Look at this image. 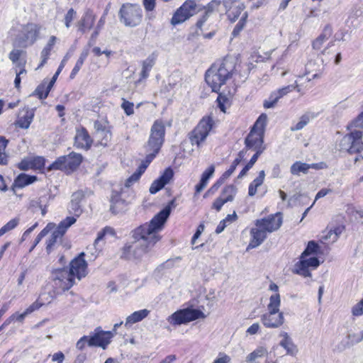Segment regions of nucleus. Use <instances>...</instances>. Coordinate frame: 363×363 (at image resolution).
Returning <instances> with one entry per match:
<instances>
[{"instance_id": "nucleus-1", "label": "nucleus", "mask_w": 363, "mask_h": 363, "mask_svg": "<svg viewBox=\"0 0 363 363\" xmlns=\"http://www.w3.org/2000/svg\"><path fill=\"white\" fill-rule=\"evenodd\" d=\"M84 252H81L78 257L73 259L69 268L57 269L52 272V279L56 287L66 291L79 281L88 274L87 263L84 259Z\"/></svg>"}, {"instance_id": "nucleus-2", "label": "nucleus", "mask_w": 363, "mask_h": 363, "mask_svg": "<svg viewBox=\"0 0 363 363\" xmlns=\"http://www.w3.org/2000/svg\"><path fill=\"white\" fill-rule=\"evenodd\" d=\"M143 227L144 225L135 230L134 238L136 241L133 245H125L123 248L121 257L127 259H139L160 240L157 230H150V233H143Z\"/></svg>"}, {"instance_id": "nucleus-3", "label": "nucleus", "mask_w": 363, "mask_h": 363, "mask_svg": "<svg viewBox=\"0 0 363 363\" xmlns=\"http://www.w3.org/2000/svg\"><path fill=\"white\" fill-rule=\"evenodd\" d=\"M281 224L282 217L280 213L270 215L267 218L257 220L255 226L250 230L252 238L247 249L259 246L267 238V234L277 230Z\"/></svg>"}, {"instance_id": "nucleus-4", "label": "nucleus", "mask_w": 363, "mask_h": 363, "mask_svg": "<svg viewBox=\"0 0 363 363\" xmlns=\"http://www.w3.org/2000/svg\"><path fill=\"white\" fill-rule=\"evenodd\" d=\"M235 65L233 61L224 59L219 64L213 65L206 72L205 79L213 91L218 92L231 77Z\"/></svg>"}, {"instance_id": "nucleus-5", "label": "nucleus", "mask_w": 363, "mask_h": 363, "mask_svg": "<svg viewBox=\"0 0 363 363\" xmlns=\"http://www.w3.org/2000/svg\"><path fill=\"white\" fill-rule=\"evenodd\" d=\"M222 3L225 15L230 22H235L241 16L232 32V35L235 38L244 29L247 21L248 13L245 11V5L241 0H222Z\"/></svg>"}, {"instance_id": "nucleus-6", "label": "nucleus", "mask_w": 363, "mask_h": 363, "mask_svg": "<svg viewBox=\"0 0 363 363\" xmlns=\"http://www.w3.org/2000/svg\"><path fill=\"white\" fill-rule=\"evenodd\" d=\"M280 306V294H272L267 304V311L261 316L262 323L267 328H279L284 323L285 318L284 313L279 310Z\"/></svg>"}, {"instance_id": "nucleus-7", "label": "nucleus", "mask_w": 363, "mask_h": 363, "mask_svg": "<svg viewBox=\"0 0 363 363\" xmlns=\"http://www.w3.org/2000/svg\"><path fill=\"white\" fill-rule=\"evenodd\" d=\"M165 134V127L162 121H156L153 123L151 130L150 135L145 145V150L147 153L146 162L150 164L155 155L160 150Z\"/></svg>"}, {"instance_id": "nucleus-8", "label": "nucleus", "mask_w": 363, "mask_h": 363, "mask_svg": "<svg viewBox=\"0 0 363 363\" xmlns=\"http://www.w3.org/2000/svg\"><path fill=\"white\" fill-rule=\"evenodd\" d=\"M267 121V116L265 113L261 114L257 119L250 133L245 138V143L247 148L253 150H264L263 143Z\"/></svg>"}, {"instance_id": "nucleus-9", "label": "nucleus", "mask_w": 363, "mask_h": 363, "mask_svg": "<svg viewBox=\"0 0 363 363\" xmlns=\"http://www.w3.org/2000/svg\"><path fill=\"white\" fill-rule=\"evenodd\" d=\"M362 135V130L354 129L341 139L338 145L339 150L351 154L360 152L363 150Z\"/></svg>"}, {"instance_id": "nucleus-10", "label": "nucleus", "mask_w": 363, "mask_h": 363, "mask_svg": "<svg viewBox=\"0 0 363 363\" xmlns=\"http://www.w3.org/2000/svg\"><path fill=\"white\" fill-rule=\"evenodd\" d=\"M120 21L125 26L134 27L138 26L142 19V9L138 5L124 4L119 11Z\"/></svg>"}, {"instance_id": "nucleus-11", "label": "nucleus", "mask_w": 363, "mask_h": 363, "mask_svg": "<svg viewBox=\"0 0 363 363\" xmlns=\"http://www.w3.org/2000/svg\"><path fill=\"white\" fill-rule=\"evenodd\" d=\"M199 11L198 5L195 0H186L174 13L170 23L172 26L181 24Z\"/></svg>"}, {"instance_id": "nucleus-12", "label": "nucleus", "mask_w": 363, "mask_h": 363, "mask_svg": "<svg viewBox=\"0 0 363 363\" xmlns=\"http://www.w3.org/2000/svg\"><path fill=\"white\" fill-rule=\"evenodd\" d=\"M213 126V119L211 117L203 118L196 127L189 133V139L192 145L199 146L209 134Z\"/></svg>"}, {"instance_id": "nucleus-13", "label": "nucleus", "mask_w": 363, "mask_h": 363, "mask_svg": "<svg viewBox=\"0 0 363 363\" xmlns=\"http://www.w3.org/2000/svg\"><path fill=\"white\" fill-rule=\"evenodd\" d=\"M175 206V200L173 199L164 209L156 214L150 223L144 224L143 229H142L144 232L143 233H150V230H157L159 232L162 230L167 219L169 216L172 208Z\"/></svg>"}, {"instance_id": "nucleus-14", "label": "nucleus", "mask_w": 363, "mask_h": 363, "mask_svg": "<svg viewBox=\"0 0 363 363\" xmlns=\"http://www.w3.org/2000/svg\"><path fill=\"white\" fill-rule=\"evenodd\" d=\"M204 313L197 309L186 308L174 312L167 318L168 322L173 325H182L199 318H205Z\"/></svg>"}, {"instance_id": "nucleus-15", "label": "nucleus", "mask_w": 363, "mask_h": 363, "mask_svg": "<svg viewBox=\"0 0 363 363\" xmlns=\"http://www.w3.org/2000/svg\"><path fill=\"white\" fill-rule=\"evenodd\" d=\"M76 220L75 217L69 216L62 220L57 226L55 225V228L50 231L51 236L47 241L46 251L48 253L50 252L53 246L62 238L66 230L73 225Z\"/></svg>"}, {"instance_id": "nucleus-16", "label": "nucleus", "mask_w": 363, "mask_h": 363, "mask_svg": "<svg viewBox=\"0 0 363 363\" xmlns=\"http://www.w3.org/2000/svg\"><path fill=\"white\" fill-rule=\"evenodd\" d=\"M320 264L318 259L315 257H303L301 255L300 260L295 264L293 272L303 277H311V269H316Z\"/></svg>"}, {"instance_id": "nucleus-17", "label": "nucleus", "mask_w": 363, "mask_h": 363, "mask_svg": "<svg viewBox=\"0 0 363 363\" xmlns=\"http://www.w3.org/2000/svg\"><path fill=\"white\" fill-rule=\"evenodd\" d=\"M295 89H297L298 91H300L298 88V84L297 83L296 81L294 84L288 85L286 86L278 89L277 91H273L270 94L269 99L264 101L263 104L264 107L265 108H271L274 107L276 104L281 98H282L289 92L292 91Z\"/></svg>"}, {"instance_id": "nucleus-18", "label": "nucleus", "mask_w": 363, "mask_h": 363, "mask_svg": "<svg viewBox=\"0 0 363 363\" xmlns=\"http://www.w3.org/2000/svg\"><path fill=\"white\" fill-rule=\"evenodd\" d=\"M113 335L114 334L112 332L99 330L89 337L88 345L90 347H100L105 350L107 345L111 342V339Z\"/></svg>"}, {"instance_id": "nucleus-19", "label": "nucleus", "mask_w": 363, "mask_h": 363, "mask_svg": "<svg viewBox=\"0 0 363 363\" xmlns=\"http://www.w3.org/2000/svg\"><path fill=\"white\" fill-rule=\"evenodd\" d=\"M94 128L97 138H100L101 134H104V136L101 140L100 145L104 147L106 146L111 138V132L108 122L106 121H96L94 122Z\"/></svg>"}, {"instance_id": "nucleus-20", "label": "nucleus", "mask_w": 363, "mask_h": 363, "mask_svg": "<svg viewBox=\"0 0 363 363\" xmlns=\"http://www.w3.org/2000/svg\"><path fill=\"white\" fill-rule=\"evenodd\" d=\"M39 33L37 25L29 23L24 26L21 30V39L25 45H32L36 40Z\"/></svg>"}, {"instance_id": "nucleus-21", "label": "nucleus", "mask_w": 363, "mask_h": 363, "mask_svg": "<svg viewBox=\"0 0 363 363\" xmlns=\"http://www.w3.org/2000/svg\"><path fill=\"white\" fill-rule=\"evenodd\" d=\"M173 175L174 172L172 169H166L162 175L152 182L150 187V192L152 194H156L170 182Z\"/></svg>"}, {"instance_id": "nucleus-22", "label": "nucleus", "mask_w": 363, "mask_h": 363, "mask_svg": "<svg viewBox=\"0 0 363 363\" xmlns=\"http://www.w3.org/2000/svg\"><path fill=\"white\" fill-rule=\"evenodd\" d=\"M95 19L96 17L93 12L89 9L86 10L81 19L76 23L78 30L84 33L86 30H90L94 24Z\"/></svg>"}, {"instance_id": "nucleus-23", "label": "nucleus", "mask_w": 363, "mask_h": 363, "mask_svg": "<svg viewBox=\"0 0 363 363\" xmlns=\"http://www.w3.org/2000/svg\"><path fill=\"white\" fill-rule=\"evenodd\" d=\"M84 198V194L82 191H77L72 195L71 201L69 205V211L76 217H79L82 213L81 201Z\"/></svg>"}, {"instance_id": "nucleus-24", "label": "nucleus", "mask_w": 363, "mask_h": 363, "mask_svg": "<svg viewBox=\"0 0 363 363\" xmlns=\"http://www.w3.org/2000/svg\"><path fill=\"white\" fill-rule=\"evenodd\" d=\"M324 69L323 60L318 59L317 60H310L306 65V74H312V79L320 77Z\"/></svg>"}, {"instance_id": "nucleus-25", "label": "nucleus", "mask_w": 363, "mask_h": 363, "mask_svg": "<svg viewBox=\"0 0 363 363\" xmlns=\"http://www.w3.org/2000/svg\"><path fill=\"white\" fill-rule=\"evenodd\" d=\"M74 144L77 147L89 149L92 140L84 128L78 129L74 137Z\"/></svg>"}, {"instance_id": "nucleus-26", "label": "nucleus", "mask_w": 363, "mask_h": 363, "mask_svg": "<svg viewBox=\"0 0 363 363\" xmlns=\"http://www.w3.org/2000/svg\"><path fill=\"white\" fill-rule=\"evenodd\" d=\"M112 229L110 228H105L102 231L98 233L97 238H96L93 245L89 246L86 248L87 253L90 254L94 259H95L101 250V245L99 243L102 242L104 235L107 233H111Z\"/></svg>"}, {"instance_id": "nucleus-27", "label": "nucleus", "mask_w": 363, "mask_h": 363, "mask_svg": "<svg viewBox=\"0 0 363 363\" xmlns=\"http://www.w3.org/2000/svg\"><path fill=\"white\" fill-rule=\"evenodd\" d=\"M279 337L281 339L279 342L280 346L284 348L287 353L294 354L296 352V347L286 332L281 331L279 334Z\"/></svg>"}, {"instance_id": "nucleus-28", "label": "nucleus", "mask_w": 363, "mask_h": 363, "mask_svg": "<svg viewBox=\"0 0 363 363\" xmlns=\"http://www.w3.org/2000/svg\"><path fill=\"white\" fill-rule=\"evenodd\" d=\"M215 171L214 165H211L203 172L199 184L196 186V193H200L207 185L209 179L213 176Z\"/></svg>"}, {"instance_id": "nucleus-29", "label": "nucleus", "mask_w": 363, "mask_h": 363, "mask_svg": "<svg viewBox=\"0 0 363 363\" xmlns=\"http://www.w3.org/2000/svg\"><path fill=\"white\" fill-rule=\"evenodd\" d=\"M332 35V29L330 27H325L323 33L313 41V48L315 50H320L323 44L328 40Z\"/></svg>"}, {"instance_id": "nucleus-30", "label": "nucleus", "mask_w": 363, "mask_h": 363, "mask_svg": "<svg viewBox=\"0 0 363 363\" xmlns=\"http://www.w3.org/2000/svg\"><path fill=\"white\" fill-rule=\"evenodd\" d=\"M37 180L35 176H30L26 174H19L14 180V185L18 188H23L31 184Z\"/></svg>"}, {"instance_id": "nucleus-31", "label": "nucleus", "mask_w": 363, "mask_h": 363, "mask_svg": "<svg viewBox=\"0 0 363 363\" xmlns=\"http://www.w3.org/2000/svg\"><path fill=\"white\" fill-rule=\"evenodd\" d=\"M67 169H75L82 162V157L80 154L71 152L68 155H65Z\"/></svg>"}, {"instance_id": "nucleus-32", "label": "nucleus", "mask_w": 363, "mask_h": 363, "mask_svg": "<svg viewBox=\"0 0 363 363\" xmlns=\"http://www.w3.org/2000/svg\"><path fill=\"white\" fill-rule=\"evenodd\" d=\"M317 164H308L301 162H296L291 167V173L294 175H298L301 172L307 173L310 168H316Z\"/></svg>"}, {"instance_id": "nucleus-33", "label": "nucleus", "mask_w": 363, "mask_h": 363, "mask_svg": "<svg viewBox=\"0 0 363 363\" xmlns=\"http://www.w3.org/2000/svg\"><path fill=\"white\" fill-rule=\"evenodd\" d=\"M150 311L147 309H143L134 312L130 315L127 317L125 325L128 324H133L142 320L148 315Z\"/></svg>"}, {"instance_id": "nucleus-34", "label": "nucleus", "mask_w": 363, "mask_h": 363, "mask_svg": "<svg viewBox=\"0 0 363 363\" xmlns=\"http://www.w3.org/2000/svg\"><path fill=\"white\" fill-rule=\"evenodd\" d=\"M33 116L34 113L33 111H26L23 116L19 117L16 123V125L24 129L28 128L33 121Z\"/></svg>"}, {"instance_id": "nucleus-35", "label": "nucleus", "mask_w": 363, "mask_h": 363, "mask_svg": "<svg viewBox=\"0 0 363 363\" xmlns=\"http://www.w3.org/2000/svg\"><path fill=\"white\" fill-rule=\"evenodd\" d=\"M267 353L268 351L266 347L263 346L258 347L246 357V361L247 362L252 363L255 362L256 359L263 357L264 356L267 354Z\"/></svg>"}, {"instance_id": "nucleus-36", "label": "nucleus", "mask_w": 363, "mask_h": 363, "mask_svg": "<svg viewBox=\"0 0 363 363\" xmlns=\"http://www.w3.org/2000/svg\"><path fill=\"white\" fill-rule=\"evenodd\" d=\"M148 164L145 162V163L142 164L138 171L133 174L128 179H126L125 183V186L127 188L130 187L135 182H136L140 175L144 172L145 169L147 168Z\"/></svg>"}, {"instance_id": "nucleus-37", "label": "nucleus", "mask_w": 363, "mask_h": 363, "mask_svg": "<svg viewBox=\"0 0 363 363\" xmlns=\"http://www.w3.org/2000/svg\"><path fill=\"white\" fill-rule=\"evenodd\" d=\"M155 63V56L154 55H150L145 60L143 61V68L140 74L142 78H146L148 76L149 72L151 70Z\"/></svg>"}, {"instance_id": "nucleus-38", "label": "nucleus", "mask_w": 363, "mask_h": 363, "mask_svg": "<svg viewBox=\"0 0 363 363\" xmlns=\"http://www.w3.org/2000/svg\"><path fill=\"white\" fill-rule=\"evenodd\" d=\"M9 140L3 136H0V164L6 165L8 164L9 156L6 152V147Z\"/></svg>"}, {"instance_id": "nucleus-39", "label": "nucleus", "mask_w": 363, "mask_h": 363, "mask_svg": "<svg viewBox=\"0 0 363 363\" xmlns=\"http://www.w3.org/2000/svg\"><path fill=\"white\" fill-rule=\"evenodd\" d=\"M246 154L245 150H241L238 155L237 158L235 159V160L233 162L232 164L230 165V168L225 172L223 177L225 178L229 177L235 171L236 169V167L240 164V162L244 159Z\"/></svg>"}, {"instance_id": "nucleus-40", "label": "nucleus", "mask_w": 363, "mask_h": 363, "mask_svg": "<svg viewBox=\"0 0 363 363\" xmlns=\"http://www.w3.org/2000/svg\"><path fill=\"white\" fill-rule=\"evenodd\" d=\"M238 216L234 211L232 214H228L226 218L222 220L216 228V233L219 234L224 230L228 223L234 222L237 220Z\"/></svg>"}, {"instance_id": "nucleus-41", "label": "nucleus", "mask_w": 363, "mask_h": 363, "mask_svg": "<svg viewBox=\"0 0 363 363\" xmlns=\"http://www.w3.org/2000/svg\"><path fill=\"white\" fill-rule=\"evenodd\" d=\"M348 342L349 345H353L354 344H357L362 341L363 340V330H357L354 332H350L348 335Z\"/></svg>"}, {"instance_id": "nucleus-42", "label": "nucleus", "mask_w": 363, "mask_h": 363, "mask_svg": "<svg viewBox=\"0 0 363 363\" xmlns=\"http://www.w3.org/2000/svg\"><path fill=\"white\" fill-rule=\"evenodd\" d=\"M237 192V189L233 185L226 186L222 192L221 197H223L228 202L232 201Z\"/></svg>"}, {"instance_id": "nucleus-43", "label": "nucleus", "mask_w": 363, "mask_h": 363, "mask_svg": "<svg viewBox=\"0 0 363 363\" xmlns=\"http://www.w3.org/2000/svg\"><path fill=\"white\" fill-rule=\"evenodd\" d=\"M51 89H48L47 82H43L35 89L34 94L38 95L39 99H44L47 98Z\"/></svg>"}, {"instance_id": "nucleus-44", "label": "nucleus", "mask_w": 363, "mask_h": 363, "mask_svg": "<svg viewBox=\"0 0 363 363\" xmlns=\"http://www.w3.org/2000/svg\"><path fill=\"white\" fill-rule=\"evenodd\" d=\"M319 249L318 245L313 240L308 242L306 248L302 252L301 255L303 257H308L309 255H316Z\"/></svg>"}, {"instance_id": "nucleus-45", "label": "nucleus", "mask_w": 363, "mask_h": 363, "mask_svg": "<svg viewBox=\"0 0 363 363\" xmlns=\"http://www.w3.org/2000/svg\"><path fill=\"white\" fill-rule=\"evenodd\" d=\"M54 228H55V223H49L46 225V227L43 230H41V232L38 235V236L36 237V238L35 240L34 245L32 247L30 250H32L40 242V240L43 239V238H44L45 235H47L50 233V231H51Z\"/></svg>"}, {"instance_id": "nucleus-46", "label": "nucleus", "mask_w": 363, "mask_h": 363, "mask_svg": "<svg viewBox=\"0 0 363 363\" xmlns=\"http://www.w3.org/2000/svg\"><path fill=\"white\" fill-rule=\"evenodd\" d=\"M66 156H61L58 157L52 164L48 167V170L53 169H67L66 167Z\"/></svg>"}, {"instance_id": "nucleus-47", "label": "nucleus", "mask_w": 363, "mask_h": 363, "mask_svg": "<svg viewBox=\"0 0 363 363\" xmlns=\"http://www.w3.org/2000/svg\"><path fill=\"white\" fill-rule=\"evenodd\" d=\"M46 294H42L40 295L38 298L33 302L30 306H29L26 310L27 311V313L30 314L33 312L38 310L40 308H41L45 304V302L44 301V299L43 298V296H45Z\"/></svg>"}, {"instance_id": "nucleus-48", "label": "nucleus", "mask_w": 363, "mask_h": 363, "mask_svg": "<svg viewBox=\"0 0 363 363\" xmlns=\"http://www.w3.org/2000/svg\"><path fill=\"white\" fill-rule=\"evenodd\" d=\"M221 1L220 0H212L206 7V11L210 13L213 16H217L216 12L220 6Z\"/></svg>"}, {"instance_id": "nucleus-49", "label": "nucleus", "mask_w": 363, "mask_h": 363, "mask_svg": "<svg viewBox=\"0 0 363 363\" xmlns=\"http://www.w3.org/2000/svg\"><path fill=\"white\" fill-rule=\"evenodd\" d=\"M76 14L77 13L73 9H69L65 14L64 18V23L67 28H69L71 26V23L74 19Z\"/></svg>"}, {"instance_id": "nucleus-50", "label": "nucleus", "mask_w": 363, "mask_h": 363, "mask_svg": "<svg viewBox=\"0 0 363 363\" xmlns=\"http://www.w3.org/2000/svg\"><path fill=\"white\" fill-rule=\"evenodd\" d=\"M32 169H40L45 165V159L43 157H30Z\"/></svg>"}, {"instance_id": "nucleus-51", "label": "nucleus", "mask_w": 363, "mask_h": 363, "mask_svg": "<svg viewBox=\"0 0 363 363\" xmlns=\"http://www.w3.org/2000/svg\"><path fill=\"white\" fill-rule=\"evenodd\" d=\"M309 122V118L306 116H303L299 121L293 127L291 128V130L297 131L300 130L305 127Z\"/></svg>"}, {"instance_id": "nucleus-52", "label": "nucleus", "mask_w": 363, "mask_h": 363, "mask_svg": "<svg viewBox=\"0 0 363 363\" xmlns=\"http://www.w3.org/2000/svg\"><path fill=\"white\" fill-rule=\"evenodd\" d=\"M134 104L124 99H123V103L121 104V108L124 110L125 113L128 116L133 115L134 113L133 108Z\"/></svg>"}, {"instance_id": "nucleus-53", "label": "nucleus", "mask_w": 363, "mask_h": 363, "mask_svg": "<svg viewBox=\"0 0 363 363\" xmlns=\"http://www.w3.org/2000/svg\"><path fill=\"white\" fill-rule=\"evenodd\" d=\"M19 223L18 218H13L9 220L6 224H5L2 228H1V231L4 233V234L13 229H14Z\"/></svg>"}, {"instance_id": "nucleus-54", "label": "nucleus", "mask_w": 363, "mask_h": 363, "mask_svg": "<svg viewBox=\"0 0 363 363\" xmlns=\"http://www.w3.org/2000/svg\"><path fill=\"white\" fill-rule=\"evenodd\" d=\"M50 52H51V50H50L45 47L43 49V50L40 52L41 62L39 65V66L37 67V69L42 67L47 62V60L50 57Z\"/></svg>"}, {"instance_id": "nucleus-55", "label": "nucleus", "mask_w": 363, "mask_h": 363, "mask_svg": "<svg viewBox=\"0 0 363 363\" xmlns=\"http://www.w3.org/2000/svg\"><path fill=\"white\" fill-rule=\"evenodd\" d=\"M111 205L110 207L111 211L113 213H118L121 211V208L118 206L122 205L123 203L118 200V199L113 197L111 199Z\"/></svg>"}, {"instance_id": "nucleus-56", "label": "nucleus", "mask_w": 363, "mask_h": 363, "mask_svg": "<svg viewBox=\"0 0 363 363\" xmlns=\"http://www.w3.org/2000/svg\"><path fill=\"white\" fill-rule=\"evenodd\" d=\"M213 17L210 13L206 11L205 14L198 21L196 26L200 29L202 30V27L204 26L205 23L208 21L210 18Z\"/></svg>"}, {"instance_id": "nucleus-57", "label": "nucleus", "mask_w": 363, "mask_h": 363, "mask_svg": "<svg viewBox=\"0 0 363 363\" xmlns=\"http://www.w3.org/2000/svg\"><path fill=\"white\" fill-rule=\"evenodd\" d=\"M21 170H28L32 169L30 157L24 158L18 165Z\"/></svg>"}, {"instance_id": "nucleus-58", "label": "nucleus", "mask_w": 363, "mask_h": 363, "mask_svg": "<svg viewBox=\"0 0 363 363\" xmlns=\"http://www.w3.org/2000/svg\"><path fill=\"white\" fill-rule=\"evenodd\" d=\"M352 314L356 316L363 314V298L352 308Z\"/></svg>"}, {"instance_id": "nucleus-59", "label": "nucleus", "mask_w": 363, "mask_h": 363, "mask_svg": "<svg viewBox=\"0 0 363 363\" xmlns=\"http://www.w3.org/2000/svg\"><path fill=\"white\" fill-rule=\"evenodd\" d=\"M260 330V325L258 323H253L251 326H250L247 330L246 333L250 335H254L257 334Z\"/></svg>"}, {"instance_id": "nucleus-60", "label": "nucleus", "mask_w": 363, "mask_h": 363, "mask_svg": "<svg viewBox=\"0 0 363 363\" xmlns=\"http://www.w3.org/2000/svg\"><path fill=\"white\" fill-rule=\"evenodd\" d=\"M333 239V242H335L338 238V234L336 230H330L327 234L322 237L323 240H327L328 239Z\"/></svg>"}, {"instance_id": "nucleus-61", "label": "nucleus", "mask_w": 363, "mask_h": 363, "mask_svg": "<svg viewBox=\"0 0 363 363\" xmlns=\"http://www.w3.org/2000/svg\"><path fill=\"white\" fill-rule=\"evenodd\" d=\"M83 64H84V62H82V60H77V61L70 74L69 77L71 79H74L75 77L77 74L79 72V71L82 68Z\"/></svg>"}, {"instance_id": "nucleus-62", "label": "nucleus", "mask_w": 363, "mask_h": 363, "mask_svg": "<svg viewBox=\"0 0 363 363\" xmlns=\"http://www.w3.org/2000/svg\"><path fill=\"white\" fill-rule=\"evenodd\" d=\"M228 201L223 199V197L220 196L213 203V208L219 211L222 206L227 203Z\"/></svg>"}, {"instance_id": "nucleus-63", "label": "nucleus", "mask_w": 363, "mask_h": 363, "mask_svg": "<svg viewBox=\"0 0 363 363\" xmlns=\"http://www.w3.org/2000/svg\"><path fill=\"white\" fill-rule=\"evenodd\" d=\"M89 337L88 336H83L81 337L77 342L76 347L79 350H82L84 349L86 344H88Z\"/></svg>"}, {"instance_id": "nucleus-64", "label": "nucleus", "mask_w": 363, "mask_h": 363, "mask_svg": "<svg viewBox=\"0 0 363 363\" xmlns=\"http://www.w3.org/2000/svg\"><path fill=\"white\" fill-rule=\"evenodd\" d=\"M21 52H22L21 50H12L10 52V54H9V59L13 63L16 62L18 60V59H19V57H20V56L21 55Z\"/></svg>"}]
</instances>
